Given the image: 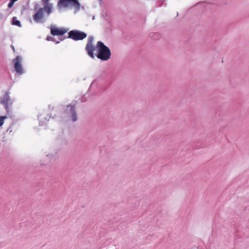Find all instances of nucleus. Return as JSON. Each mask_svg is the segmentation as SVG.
<instances>
[{"mask_svg": "<svg viewBox=\"0 0 249 249\" xmlns=\"http://www.w3.org/2000/svg\"><path fill=\"white\" fill-rule=\"evenodd\" d=\"M51 34L53 36H61L68 31V29L65 28H58L54 26H51L50 27Z\"/></svg>", "mask_w": 249, "mask_h": 249, "instance_id": "423d86ee", "label": "nucleus"}, {"mask_svg": "<svg viewBox=\"0 0 249 249\" xmlns=\"http://www.w3.org/2000/svg\"><path fill=\"white\" fill-rule=\"evenodd\" d=\"M21 58L19 56H17L14 60V68L17 72L22 74L23 73V69L20 63Z\"/></svg>", "mask_w": 249, "mask_h": 249, "instance_id": "0eeeda50", "label": "nucleus"}, {"mask_svg": "<svg viewBox=\"0 0 249 249\" xmlns=\"http://www.w3.org/2000/svg\"><path fill=\"white\" fill-rule=\"evenodd\" d=\"M64 39H65V38H64V37H63V38H61V39H60V40H61V41H62V40H63Z\"/></svg>", "mask_w": 249, "mask_h": 249, "instance_id": "ddd939ff", "label": "nucleus"}, {"mask_svg": "<svg viewBox=\"0 0 249 249\" xmlns=\"http://www.w3.org/2000/svg\"><path fill=\"white\" fill-rule=\"evenodd\" d=\"M87 34L78 30H71L69 32L68 38L73 40H83L87 37Z\"/></svg>", "mask_w": 249, "mask_h": 249, "instance_id": "39448f33", "label": "nucleus"}, {"mask_svg": "<svg viewBox=\"0 0 249 249\" xmlns=\"http://www.w3.org/2000/svg\"><path fill=\"white\" fill-rule=\"evenodd\" d=\"M8 117L7 116H0V126H2L4 123V121L5 119Z\"/></svg>", "mask_w": 249, "mask_h": 249, "instance_id": "9d476101", "label": "nucleus"}, {"mask_svg": "<svg viewBox=\"0 0 249 249\" xmlns=\"http://www.w3.org/2000/svg\"><path fill=\"white\" fill-rule=\"evenodd\" d=\"M17 0H11L8 5V7L9 8H11L13 6L14 3Z\"/></svg>", "mask_w": 249, "mask_h": 249, "instance_id": "9b49d317", "label": "nucleus"}, {"mask_svg": "<svg viewBox=\"0 0 249 249\" xmlns=\"http://www.w3.org/2000/svg\"><path fill=\"white\" fill-rule=\"evenodd\" d=\"M93 37L89 36L88 38V43L86 45V50L89 55L93 58L94 52L97 50V53L95 54L97 57L102 60L107 61L111 56V51L102 42H97L96 47L93 45Z\"/></svg>", "mask_w": 249, "mask_h": 249, "instance_id": "f257e3e1", "label": "nucleus"}, {"mask_svg": "<svg viewBox=\"0 0 249 249\" xmlns=\"http://www.w3.org/2000/svg\"><path fill=\"white\" fill-rule=\"evenodd\" d=\"M12 24L18 27H21L20 21L17 19V18L14 17L12 18Z\"/></svg>", "mask_w": 249, "mask_h": 249, "instance_id": "1a4fd4ad", "label": "nucleus"}, {"mask_svg": "<svg viewBox=\"0 0 249 249\" xmlns=\"http://www.w3.org/2000/svg\"><path fill=\"white\" fill-rule=\"evenodd\" d=\"M66 113L70 114L72 118L73 121H76L77 120V117L75 109V107L71 106H68L66 110Z\"/></svg>", "mask_w": 249, "mask_h": 249, "instance_id": "6e6552de", "label": "nucleus"}, {"mask_svg": "<svg viewBox=\"0 0 249 249\" xmlns=\"http://www.w3.org/2000/svg\"><path fill=\"white\" fill-rule=\"evenodd\" d=\"M9 94V92L6 91L3 96L0 98V103L4 106L7 113L10 112L11 106L13 103V101L10 98Z\"/></svg>", "mask_w": 249, "mask_h": 249, "instance_id": "20e7f679", "label": "nucleus"}, {"mask_svg": "<svg viewBox=\"0 0 249 249\" xmlns=\"http://www.w3.org/2000/svg\"><path fill=\"white\" fill-rule=\"evenodd\" d=\"M50 0H42V2L44 4L43 8H39L33 15L34 20L37 22H43L44 17V11L46 12L47 15H49L53 11V4L49 3Z\"/></svg>", "mask_w": 249, "mask_h": 249, "instance_id": "f03ea898", "label": "nucleus"}, {"mask_svg": "<svg viewBox=\"0 0 249 249\" xmlns=\"http://www.w3.org/2000/svg\"><path fill=\"white\" fill-rule=\"evenodd\" d=\"M57 6L58 8L74 7L76 11L80 8V3L78 0H59Z\"/></svg>", "mask_w": 249, "mask_h": 249, "instance_id": "7ed1b4c3", "label": "nucleus"}, {"mask_svg": "<svg viewBox=\"0 0 249 249\" xmlns=\"http://www.w3.org/2000/svg\"><path fill=\"white\" fill-rule=\"evenodd\" d=\"M12 49H13L14 51H15V48H14V46H12Z\"/></svg>", "mask_w": 249, "mask_h": 249, "instance_id": "4468645a", "label": "nucleus"}, {"mask_svg": "<svg viewBox=\"0 0 249 249\" xmlns=\"http://www.w3.org/2000/svg\"><path fill=\"white\" fill-rule=\"evenodd\" d=\"M47 40H49H49H53H53L52 39V37H49V36H48V37H47Z\"/></svg>", "mask_w": 249, "mask_h": 249, "instance_id": "f8f14e48", "label": "nucleus"}]
</instances>
